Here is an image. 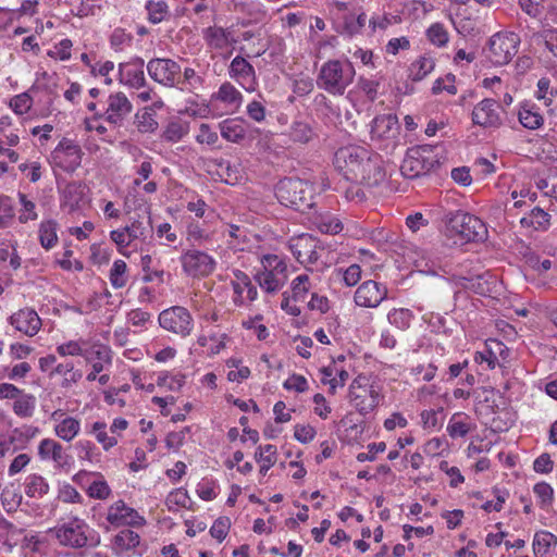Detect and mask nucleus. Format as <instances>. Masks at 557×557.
<instances>
[{
  "instance_id": "nucleus-19",
  "label": "nucleus",
  "mask_w": 557,
  "mask_h": 557,
  "mask_svg": "<svg viewBox=\"0 0 557 557\" xmlns=\"http://www.w3.org/2000/svg\"><path fill=\"white\" fill-rule=\"evenodd\" d=\"M357 384L358 387H360L358 379L354 380L350 385V396L355 401L356 409L361 414H368L379 405V393L373 387H370L369 389L363 388L362 394H356L355 386Z\"/></svg>"
},
{
  "instance_id": "nucleus-4",
  "label": "nucleus",
  "mask_w": 557,
  "mask_h": 557,
  "mask_svg": "<svg viewBox=\"0 0 557 557\" xmlns=\"http://www.w3.org/2000/svg\"><path fill=\"white\" fill-rule=\"evenodd\" d=\"M350 62L331 60L324 63L318 75V86L332 95H343L355 77Z\"/></svg>"
},
{
  "instance_id": "nucleus-54",
  "label": "nucleus",
  "mask_w": 557,
  "mask_h": 557,
  "mask_svg": "<svg viewBox=\"0 0 557 557\" xmlns=\"http://www.w3.org/2000/svg\"><path fill=\"white\" fill-rule=\"evenodd\" d=\"M58 497L63 503L81 504L83 502L81 494L70 484L62 485Z\"/></svg>"
},
{
  "instance_id": "nucleus-61",
  "label": "nucleus",
  "mask_w": 557,
  "mask_h": 557,
  "mask_svg": "<svg viewBox=\"0 0 557 557\" xmlns=\"http://www.w3.org/2000/svg\"><path fill=\"white\" fill-rule=\"evenodd\" d=\"M196 139L199 144L214 145L218 141V134L212 132L208 124L202 123Z\"/></svg>"
},
{
  "instance_id": "nucleus-8",
  "label": "nucleus",
  "mask_w": 557,
  "mask_h": 557,
  "mask_svg": "<svg viewBox=\"0 0 557 557\" xmlns=\"http://www.w3.org/2000/svg\"><path fill=\"white\" fill-rule=\"evenodd\" d=\"M180 261L185 274L191 277H206L215 268V261L211 256L195 249L185 251L181 256Z\"/></svg>"
},
{
  "instance_id": "nucleus-60",
  "label": "nucleus",
  "mask_w": 557,
  "mask_h": 557,
  "mask_svg": "<svg viewBox=\"0 0 557 557\" xmlns=\"http://www.w3.org/2000/svg\"><path fill=\"white\" fill-rule=\"evenodd\" d=\"M534 493L541 498L542 504H548L553 500L554 491L553 487L546 482L536 483L533 487Z\"/></svg>"
},
{
  "instance_id": "nucleus-11",
  "label": "nucleus",
  "mask_w": 557,
  "mask_h": 557,
  "mask_svg": "<svg viewBox=\"0 0 557 557\" xmlns=\"http://www.w3.org/2000/svg\"><path fill=\"white\" fill-rule=\"evenodd\" d=\"M518 37H491L486 55L495 65H505L517 53Z\"/></svg>"
},
{
  "instance_id": "nucleus-32",
  "label": "nucleus",
  "mask_w": 557,
  "mask_h": 557,
  "mask_svg": "<svg viewBox=\"0 0 557 557\" xmlns=\"http://www.w3.org/2000/svg\"><path fill=\"white\" fill-rule=\"evenodd\" d=\"M289 136L296 143L307 144L315 136V133L310 123L295 121L292 124Z\"/></svg>"
},
{
  "instance_id": "nucleus-34",
  "label": "nucleus",
  "mask_w": 557,
  "mask_h": 557,
  "mask_svg": "<svg viewBox=\"0 0 557 557\" xmlns=\"http://www.w3.org/2000/svg\"><path fill=\"white\" fill-rule=\"evenodd\" d=\"M111 494V488L104 481L103 475L99 472L95 473L92 482L87 487V495L95 499H107Z\"/></svg>"
},
{
  "instance_id": "nucleus-50",
  "label": "nucleus",
  "mask_w": 557,
  "mask_h": 557,
  "mask_svg": "<svg viewBox=\"0 0 557 557\" xmlns=\"http://www.w3.org/2000/svg\"><path fill=\"white\" fill-rule=\"evenodd\" d=\"M73 44L70 39L65 38L54 46L52 50L48 51V55L53 59H60L62 61L71 58V48Z\"/></svg>"
},
{
  "instance_id": "nucleus-17",
  "label": "nucleus",
  "mask_w": 557,
  "mask_h": 557,
  "mask_svg": "<svg viewBox=\"0 0 557 557\" xmlns=\"http://www.w3.org/2000/svg\"><path fill=\"white\" fill-rule=\"evenodd\" d=\"M10 323L20 332L27 336H34L41 326V320L33 309H21L10 318Z\"/></svg>"
},
{
  "instance_id": "nucleus-5",
  "label": "nucleus",
  "mask_w": 557,
  "mask_h": 557,
  "mask_svg": "<svg viewBox=\"0 0 557 557\" xmlns=\"http://www.w3.org/2000/svg\"><path fill=\"white\" fill-rule=\"evenodd\" d=\"M440 166V160L429 145L417 146L408 149L400 165L404 177L413 180L428 174Z\"/></svg>"
},
{
  "instance_id": "nucleus-26",
  "label": "nucleus",
  "mask_w": 557,
  "mask_h": 557,
  "mask_svg": "<svg viewBox=\"0 0 557 557\" xmlns=\"http://www.w3.org/2000/svg\"><path fill=\"white\" fill-rule=\"evenodd\" d=\"M221 135L231 143H240L246 137L244 126L236 120H225L220 124Z\"/></svg>"
},
{
  "instance_id": "nucleus-59",
  "label": "nucleus",
  "mask_w": 557,
  "mask_h": 557,
  "mask_svg": "<svg viewBox=\"0 0 557 557\" xmlns=\"http://www.w3.org/2000/svg\"><path fill=\"white\" fill-rule=\"evenodd\" d=\"M554 462L549 454L544 453L540 455L533 463V469L537 473H549L553 471Z\"/></svg>"
},
{
  "instance_id": "nucleus-44",
  "label": "nucleus",
  "mask_w": 557,
  "mask_h": 557,
  "mask_svg": "<svg viewBox=\"0 0 557 557\" xmlns=\"http://www.w3.org/2000/svg\"><path fill=\"white\" fill-rule=\"evenodd\" d=\"M126 263L123 260H116L110 271V282L114 288H122L126 285Z\"/></svg>"
},
{
  "instance_id": "nucleus-58",
  "label": "nucleus",
  "mask_w": 557,
  "mask_h": 557,
  "mask_svg": "<svg viewBox=\"0 0 557 557\" xmlns=\"http://www.w3.org/2000/svg\"><path fill=\"white\" fill-rule=\"evenodd\" d=\"M386 449V444L384 442L372 443L368 445V453H360L357 455V460L360 462L363 461H373L377 453H383Z\"/></svg>"
},
{
  "instance_id": "nucleus-51",
  "label": "nucleus",
  "mask_w": 557,
  "mask_h": 557,
  "mask_svg": "<svg viewBox=\"0 0 557 557\" xmlns=\"http://www.w3.org/2000/svg\"><path fill=\"white\" fill-rule=\"evenodd\" d=\"M455 83V75L454 74H447L445 78H437L432 87V92L434 95H437L442 92L443 90H446L447 92L455 95L457 92V88L454 85Z\"/></svg>"
},
{
  "instance_id": "nucleus-42",
  "label": "nucleus",
  "mask_w": 557,
  "mask_h": 557,
  "mask_svg": "<svg viewBox=\"0 0 557 557\" xmlns=\"http://www.w3.org/2000/svg\"><path fill=\"white\" fill-rule=\"evenodd\" d=\"M14 216L15 212L12 199L0 194V228L10 226Z\"/></svg>"
},
{
  "instance_id": "nucleus-49",
  "label": "nucleus",
  "mask_w": 557,
  "mask_h": 557,
  "mask_svg": "<svg viewBox=\"0 0 557 557\" xmlns=\"http://www.w3.org/2000/svg\"><path fill=\"white\" fill-rule=\"evenodd\" d=\"M230 527V519L227 517H220L213 522L212 527L210 528V534L219 542H222L226 537Z\"/></svg>"
},
{
  "instance_id": "nucleus-56",
  "label": "nucleus",
  "mask_w": 557,
  "mask_h": 557,
  "mask_svg": "<svg viewBox=\"0 0 557 557\" xmlns=\"http://www.w3.org/2000/svg\"><path fill=\"white\" fill-rule=\"evenodd\" d=\"M285 389H294L298 393H304L308 389V382L305 376L294 373L283 384Z\"/></svg>"
},
{
  "instance_id": "nucleus-28",
  "label": "nucleus",
  "mask_w": 557,
  "mask_h": 557,
  "mask_svg": "<svg viewBox=\"0 0 557 557\" xmlns=\"http://www.w3.org/2000/svg\"><path fill=\"white\" fill-rule=\"evenodd\" d=\"M189 129V124L182 120L175 119L168 123L163 131L162 137L166 141L176 143L181 140Z\"/></svg>"
},
{
  "instance_id": "nucleus-38",
  "label": "nucleus",
  "mask_w": 557,
  "mask_h": 557,
  "mask_svg": "<svg viewBox=\"0 0 557 557\" xmlns=\"http://www.w3.org/2000/svg\"><path fill=\"white\" fill-rule=\"evenodd\" d=\"M57 435L66 441H72L79 432V422L75 418L67 417L55 425Z\"/></svg>"
},
{
  "instance_id": "nucleus-23",
  "label": "nucleus",
  "mask_w": 557,
  "mask_h": 557,
  "mask_svg": "<svg viewBox=\"0 0 557 557\" xmlns=\"http://www.w3.org/2000/svg\"><path fill=\"white\" fill-rule=\"evenodd\" d=\"M230 69L233 76L242 79L240 84L243 86H245L246 84L248 85L246 89L253 88L252 86L255 82V70L253 66L250 63H248L244 58H234Z\"/></svg>"
},
{
  "instance_id": "nucleus-1",
  "label": "nucleus",
  "mask_w": 557,
  "mask_h": 557,
  "mask_svg": "<svg viewBox=\"0 0 557 557\" xmlns=\"http://www.w3.org/2000/svg\"><path fill=\"white\" fill-rule=\"evenodd\" d=\"M334 164L348 181L368 187L379 186L385 180L379 156L361 146L339 148L335 152Z\"/></svg>"
},
{
  "instance_id": "nucleus-37",
  "label": "nucleus",
  "mask_w": 557,
  "mask_h": 557,
  "mask_svg": "<svg viewBox=\"0 0 557 557\" xmlns=\"http://www.w3.org/2000/svg\"><path fill=\"white\" fill-rule=\"evenodd\" d=\"M60 374L64 376L62 382V387H70L73 383H76L82 377V372L78 370H74V364L72 362L59 363L51 371L50 375Z\"/></svg>"
},
{
  "instance_id": "nucleus-7",
  "label": "nucleus",
  "mask_w": 557,
  "mask_h": 557,
  "mask_svg": "<svg viewBox=\"0 0 557 557\" xmlns=\"http://www.w3.org/2000/svg\"><path fill=\"white\" fill-rule=\"evenodd\" d=\"M86 529L87 524L83 520L74 518L60 527L51 529L49 532L54 533L61 545L81 548L86 546L88 541Z\"/></svg>"
},
{
  "instance_id": "nucleus-33",
  "label": "nucleus",
  "mask_w": 557,
  "mask_h": 557,
  "mask_svg": "<svg viewBox=\"0 0 557 557\" xmlns=\"http://www.w3.org/2000/svg\"><path fill=\"white\" fill-rule=\"evenodd\" d=\"M434 60L428 57H421L419 60L411 63L409 67V77L413 82L423 79L434 69Z\"/></svg>"
},
{
  "instance_id": "nucleus-22",
  "label": "nucleus",
  "mask_w": 557,
  "mask_h": 557,
  "mask_svg": "<svg viewBox=\"0 0 557 557\" xmlns=\"http://www.w3.org/2000/svg\"><path fill=\"white\" fill-rule=\"evenodd\" d=\"M496 350H498L499 355H503L507 351V347L499 341L490 339L485 343V348L482 351H476L474 355V360L478 363L486 362L488 369H494L496 363L498 362Z\"/></svg>"
},
{
  "instance_id": "nucleus-24",
  "label": "nucleus",
  "mask_w": 557,
  "mask_h": 557,
  "mask_svg": "<svg viewBox=\"0 0 557 557\" xmlns=\"http://www.w3.org/2000/svg\"><path fill=\"white\" fill-rule=\"evenodd\" d=\"M255 278L267 293H276L284 285L286 275H281L270 270L257 273Z\"/></svg>"
},
{
  "instance_id": "nucleus-45",
  "label": "nucleus",
  "mask_w": 557,
  "mask_h": 557,
  "mask_svg": "<svg viewBox=\"0 0 557 557\" xmlns=\"http://www.w3.org/2000/svg\"><path fill=\"white\" fill-rule=\"evenodd\" d=\"M85 194V185L81 182H71L67 183L63 189V196L67 202L73 205H78V202L83 199Z\"/></svg>"
},
{
  "instance_id": "nucleus-10",
  "label": "nucleus",
  "mask_w": 557,
  "mask_h": 557,
  "mask_svg": "<svg viewBox=\"0 0 557 557\" xmlns=\"http://www.w3.org/2000/svg\"><path fill=\"white\" fill-rule=\"evenodd\" d=\"M147 71L153 81L166 87H174L180 81L181 66L171 59H152Z\"/></svg>"
},
{
  "instance_id": "nucleus-43",
  "label": "nucleus",
  "mask_w": 557,
  "mask_h": 557,
  "mask_svg": "<svg viewBox=\"0 0 557 557\" xmlns=\"http://www.w3.org/2000/svg\"><path fill=\"white\" fill-rule=\"evenodd\" d=\"M387 318L391 324L400 330H406L410 326L412 313L409 309H393Z\"/></svg>"
},
{
  "instance_id": "nucleus-52",
  "label": "nucleus",
  "mask_w": 557,
  "mask_h": 557,
  "mask_svg": "<svg viewBox=\"0 0 557 557\" xmlns=\"http://www.w3.org/2000/svg\"><path fill=\"white\" fill-rule=\"evenodd\" d=\"M535 223V231H546L550 225V215L540 207H535L530 212Z\"/></svg>"
},
{
  "instance_id": "nucleus-31",
  "label": "nucleus",
  "mask_w": 557,
  "mask_h": 557,
  "mask_svg": "<svg viewBox=\"0 0 557 557\" xmlns=\"http://www.w3.org/2000/svg\"><path fill=\"white\" fill-rule=\"evenodd\" d=\"M255 458L258 462H262L260 473L265 475L268 470L276 462V447L271 444L260 446L255 454Z\"/></svg>"
},
{
  "instance_id": "nucleus-63",
  "label": "nucleus",
  "mask_w": 557,
  "mask_h": 557,
  "mask_svg": "<svg viewBox=\"0 0 557 557\" xmlns=\"http://www.w3.org/2000/svg\"><path fill=\"white\" fill-rule=\"evenodd\" d=\"M85 349H82L79 344L74 341H70L65 344L58 346L57 351L61 356H83Z\"/></svg>"
},
{
  "instance_id": "nucleus-30",
  "label": "nucleus",
  "mask_w": 557,
  "mask_h": 557,
  "mask_svg": "<svg viewBox=\"0 0 557 557\" xmlns=\"http://www.w3.org/2000/svg\"><path fill=\"white\" fill-rule=\"evenodd\" d=\"M49 484L39 474H30L26 479L25 493L29 497H42L48 494Z\"/></svg>"
},
{
  "instance_id": "nucleus-35",
  "label": "nucleus",
  "mask_w": 557,
  "mask_h": 557,
  "mask_svg": "<svg viewBox=\"0 0 557 557\" xmlns=\"http://www.w3.org/2000/svg\"><path fill=\"white\" fill-rule=\"evenodd\" d=\"M57 222L53 220L44 221L39 227V240L44 248L50 249L58 242Z\"/></svg>"
},
{
  "instance_id": "nucleus-62",
  "label": "nucleus",
  "mask_w": 557,
  "mask_h": 557,
  "mask_svg": "<svg viewBox=\"0 0 557 557\" xmlns=\"http://www.w3.org/2000/svg\"><path fill=\"white\" fill-rule=\"evenodd\" d=\"M343 278L347 286L356 285L361 278V268L358 264L349 265L345 270Z\"/></svg>"
},
{
  "instance_id": "nucleus-41",
  "label": "nucleus",
  "mask_w": 557,
  "mask_h": 557,
  "mask_svg": "<svg viewBox=\"0 0 557 557\" xmlns=\"http://www.w3.org/2000/svg\"><path fill=\"white\" fill-rule=\"evenodd\" d=\"M518 117L523 127L529 129H537L544 122L543 116L537 111H532L527 107L520 109Z\"/></svg>"
},
{
  "instance_id": "nucleus-48",
  "label": "nucleus",
  "mask_w": 557,
  "mask_h": 557,
  "mask_svg": "<svg viewBox=\"0 0 557 557\" xmlns=\"http://www.w3.org/2000/svg\"><path fill=\"white\" fill-rule=\"evenodd\" d=\"M189 496L183 488H177L171 492L165 500L169 510H175L174 507H186Z\"/></svg>"
},
{
  "instance_id": "nucleus-47",
  "label": "nucleus",
  "mask_w": 557,
  "mask_h": 557,
  "mask_svg": "<svg viewBox=\"0 0 557 557\" xmlns=\"http://www.w3.org/2000/svg\"><path fill=\"white\" fill-rule=\"evenodd\" d=\"M218 99L226 103H239L242 94L231 83H224L218 91Z\"/></svg>"
},
{
  "instance_id": "nucleus-12",
  "label": "nucleus",
  "mask_w": 557,
  "mask_h": 557,
  "mask_svg": "<svg viewBox=\"0 0 557 557\" xmlns=\"http://www.w3.org/2000/svg\"><path fill=\"white\" fill-rule=\"evenodd\" d=\"M52 154L58 166L66 172H74L81 165L83 151L79 145L63 138Z\"/></svg>"
},
{
  "instance_id": "nucleus-9",
  "label": "nucleus",
  "mask_w": 557,
  "mask_h": 557,
  "mask_svg": "<svg viewBox=\"0 0 557 557\" xmlns=\"http://www.w3.org/2000/svg\"><path fill=\"white\" fill-rule=\"evenodd\" d=\"M289 248L298 262L306 267L318 264L321 251H323L319 242L309 234H302L292 239Z\"/></svg>"
},
{
  "instance_id": "nucleus-29",
  "label": "nucleus",
  "mask_w": 557,
  "mask_h": 557,
  "mask_svg": "<svg viewBox=\"0 0 557 557\" xmlns=\"http://www.w3.org/2000/svg\"><path fill=\"white\" fill-rule=\"evenodd\" d=\"M203 78L199 76L194 69L186 67L183 72V77L180 76L177 87L181 90H188L190 92H197L202 88Z\"/></svg>"
},
{
  "instance_id": "nucleus-14",
  "label": "nucleus",
  "mask_w": 557,
  "mask_h": 557,
  "mask_svg": "<svg viewBox=\"0 0 557 557\" xmlns=\"http://www.w3.org/2000/svg\"><path fill=\"white\" fill-rule=\"evenodd\" d=\"M387 297V288L372 280L363 282L355 293V302L364 308H376Z\"/></svg>"
},
{
  "instance_id": "nucleus-18",
  "label": "nucleus",
  "mask_w": 557,
  "mask_h": 557,
  "mask_svg": "<svg viewBox=\"0 0 557 557\" xmlns=\"http://www.w3.org/2000/svg\"><path fill=\"white\" fill-rule=\"evenodd\" d=\"M38 455L44 460L52 459L57 468L69 466L70 456L65 453L62 445L54 440H42L38 447Z\"/></svg>"
},
{
  "instance_id": "nucleus-13",
  "label": "nucleus",
  "mask_w": 557,
  "mask_h": 557,
  "mask_svg": "<svg viewBox=\"0 0 557 557\" xmlns=\"http://www.w3.org/2000/svg\"><path fill=\"white\" fill-rule=\"evenodd\" d=\"M500 106L494 99H483L472 110V122L484 128H497L502 125Z\"/></svg>"
},
{
  "instance_id": "nucleus-25",
  "label": "nucleus",
  "mask_w": 557,
  "mask_h": 557,
  "mask_svg": "<svg viewBox=\"0 0 557 557\" xmlns=\"http://www.w3.org/2000/svg\"><path fill=\"white\" fill-rule=\"evenodd\" d=\"M134 123L140 133H153L159 125L156 120V111L150 107L139 110L135 114Z\"/></svg>"
},
{
  "instance_id": "nucleus-3",
  "label": "nucleus",
  "mask_w": 557,
  "mask_h": 557,
  "mask_svg": "<svg viewBox=\"0 0 557 557\" xmlns=\"http://www.w3.org/2000/svg\"><path fill=\"white\" fill-rule=\"evenodd\" d=\"M443 222L447 235L459 236L465 242L484 240L487 235L485 224L479 218L461 211H451L445 214Z\"/></svg>"
},
{
  "instance_id": "nucleus-21",
  "label": "nucleus",
  "mask_w": 557,
  "mask_h": 557,
  "mask_svg": "<svg viewBox=\"0 0 557 557\" xmlns=\"http://www.w3.org/2000/svg\"><path fill=\"white\" fill-rule=\"evenodd\" d=\"M557 546V536L548 531H539L533 537L535 557H552Z\"/></svg>"
},
{
  "instance_id": "nucleus-40",
  "label": "nucleus",
  "mask_w": 557,
  "mask_h": 557,
  "mask_svg": "<svg viewBox=\"0 0 557 557\" xmlns=\"http://www.w3.org/2000/svg\"><path fill=\"white\" fill-rule=\"evenodd\" d=\"M139 534L129 529L120 531L114 537V544L123 550L135 548L139 545Z\"/></svg>"
},
{
  "instance_id": "nucleus-20",
  "label": "nucleus",
  "mask_w": 557,
  "mask_h": 557,
  "mask_svg": "<svg viewBox=\"0 0 557 557\" xmlns=\"http://www.w3.org/2000/svg\"><path fill=\"white\" fill-rule=\"evenodd\" d=\"M83 357L90 363L95 372H101L104 363H111V350L108 346L95 344L84 350Z\"/></svg>"
},
{
  "instance_id": "nucleus-46",
  "label": "nucleus",
  "mask_w": 557,
  "mask_h": 557,
  "mask_svg": "<svg viewBox=\"0 0 557 557\" xmlns=\"http://www.w3.org/2000/svg\"><path fill=\"white\" fill-rule=\"evenodd\" d=\"M146 9L148 11L149 21L152 23L163 21L168 14V4L164 1H148Z\"/></svg>"
},
{
  "instance_id": "nucleus-16",
  "label": "nucleus",
  "mask_w": 557,
  "mask_h": 557,
  "mask_svg": "<svg viewBox=\"0 0 557 557\" xmlns=\"http://www.w3.org/2000/svg\"><path fill=\"white\" fill-rule=\"evenodd\" d=\"M133 106L123 92H115L108 98V108L104 112L109 123L120 125L132 112Z\"/></svg>"
},
{
  "instance_id": "nucleus-57",
  "label": "nucleus",
  "mask_w": 557,
  "mask_h": 557,
  "mask_svg": "<svg viewBox=\"0 0 557 557\" xmlns=\"http://www.w3.org/2000/svg\"><path fill=\"white\" fill-rule=\"evenodd\" d=\"M315 430L310 424L304 425V424H297L295 426L294 436L297 441L300 443H309L314 438Z\"/></svg>"
},
{
  "instance_id": "nucleus-53",
  "label": "nucleus",
  "mask_w": 557,
  "mask_h": 557,
  "mask_svg": "<svg viewBox=\"0 0 557 557\" xmlns=\"http://www.w3.org/2000/svg\"><path fill=\"white\" fill-rule=\"evenodd\" d=\"M262 264L264 268L263 271L273 270L277 274L285 275L286 264L276 255L264 256V258L262 260Z\"/></svg>"
},
{
  "instance_id": "nucleus-15",
  "label": "nucleus",
  "mask_w": 557,
  "mask_h": 557,
  "mask_svg": "<svg viewBox=\"0 0 557 557\" xmlns=\"http://www.w3.org/2000/svg\"><path fill=\"white\" fill-rule=\"evenodd\" d=\"M107 520L112 525H131L141 527L146 523L144 517H141L135 509L126 506L123 500H117L109 507Z\"/></svg>"
},
{
  "instance_id": "nucleus-36",
  "label": "nucleus",
  "mask_w": 557,
  "mask_h": 557,
  "mask_svg": "<svg viewBox=\"0 0 557 557\" xmlns=\"http://www.w3.org/2000/svg\"><path fill=\"white\" fill-rule=\"evenodd\" d=\"M36 398L30 394H22L13 404V411L21 418L32 417L35 410Z\"/></svg>"
},
{
  "instance_id": "nucleus-6",
  "label": "nucleus",
  "mask_w": 557,
  "mask_h": 557,
  "mask_svg": "<svg viewBox=\"0 0 557 557\" xmlns=\"http://www.w3.org/2000/svg\"><path fill=\"white\" fill-rule=\"evenodd\" d=\"M158 321L162 329L182 338L189 336L195 326L190 312L182 306L164 309L160 312Z\"/></svg>"
},
{
  "instance_id": "nucleus-55",
  "label": "nucleus",
  "mask_w": 557,
  "mask_h": 557,
  "mask_svg": "<svg viewBox=\"0 0 557 557\" xmlns=\"http://www.w3.org/2000/svg\"><path fill=\"white\" fill-rule=\"evenodd\" d=\"M33 100L29 95L27 94H21L15 96L11 102L10 106L17 114H23L27 112L32 107Z\"/></svg>"
},
{
  "instance_id": "nucleus-2",
  "label": "nucleus",
  "mask_w": 557,
  "mask_h": 557,
  "mask_svg": "<svg viewBox=\"0 0 557 557\" xmlns=\"http://www.w3.org/2000/svg\"><path fill=\"white\" fill-rule=\"evenodd\" d=\"M275 197L281 205L300 212L313 206L312 186L300 178L281 180L275 186Z\"/></svg>"
},
{
  "instance_id": "nucleus-39",
  "label": "nucleus",
  "mask_w": 557,
  "mask_h": 557,
  "mask_svg": "<svg viewBox=\"0 0 557 557\" xmlns=\"http://www.w3.org/2000/svg\"><path fill=\"white\" fill-rule=\"evenodd\" d=\"M397 124V117L393 114H383L372 121L371 132L377 137L386 136L393 126Z\"/></svg>"
},
{
  "instance_id": "nucleus-64",
  "label": "nucleus",
  "mask_w": 557,
  "mask_h": 557,
  "mask_svg": "<svg viewBox=\"0 0 557 557\" xmlns=\"http://www.w3.org/2000/svg\"><path fill=\"white\" fill-rule=\"evenodd\" d=\"M359 88L367 95L370 100H374L377 94L379 83L373 79L361 77L359 79Z\"/></svg>"
},
{
  "instance_id": "nucleus-27",
  "label": "nucleus",
  "mask_w": 557,
  "mask_h": 557,
  "mask_svg": "<svg viewBox=\"0 0 557 557\" xmlns=\"http://www.w3.org/2000/svg\"><path fill=\"white\" fill-rule=\"evenodd\" d=\"M129 240L140 239L145 242L152 234V225L150 216L147 218L145 223L141 220H134L131 225L125 226Z\"/></svg>"
}]
</instances>
